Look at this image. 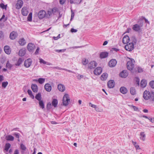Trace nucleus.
<instances>
[{"instance_id":"obj_23","label":"nucleus","mask_w":154,"mask_h":154,"mask_svg":"<svg viewBox=\"0 0 154 154\" xmlns=\"http://www.w3.org/2000/svg\"><path fill=\"white\" fill-rule=\"evenodd\" d=\"M26 52V49L25 48H22L19 51V54L20 56H23L24 55Z\"/></svg>"},{"instance_id":"obj_32","label":"nucleus","mask_w":154,"mask_h":154,"mask_svg":"<svg viewBox=\"0 0 154 154\" xmlns=\"http://www.w3.org/2000/svg\"><path fill=\"white\" fill-rule=\"evenodd\" d=\"M54 68H55V69H58L64 70H65L66 71L68 72H70L74 73L73 72L71 71L70 70H68L66 69L61 68L58 66L55 67Z\"/></svg>"},{"instance_id":"obj_60","label":"nucleus","mask_w":154,"mask_h":154,"mask_svg":"<svg viewBox=\"0 0 154 154\" xmlns=\"http://www.w3.org/2000/svg\"><path fill=\"white\" fill-rule=\"evenodd\" d=\"M119 50V49H118L116 48H112V49L111 50V51H115L116 52H117Z\"/></svg>"},{"instance_id":"obj_27","label":"nucleus","mask_w":154,"mask_h":154,"mask_svg":"<svg viewBox=\"0 0 154 154\" xmlns=\"http://www.w3.org/2000/svg\"><path fill=\"white\" fill-rule=\"evenodd\" d=\"M14 137L11 135H7L5 137V139L8 141H13L14 140Z\"/></svg>"},{"instance_id":"obj_25","label":"nucleus","mask_w":154,"mask_h":154,"mask_svg":"<svg viewBox=\"0 0 154 154\" xmlns=\"http://www.w3.org/2000/svg\"><path fill=\"white\" fill-rule=\"evenodd\" d=\"M31 88L34 92H37L38 90V86L36 85L32 84L31 85Z\"/></svg>"},{"instance_id":"obj_51","label":"nucleus","mask_w":154,"mask_h":154,"mask_svg":"<svg viewBox=\"0 0 154 154\" xmlns=\"http://www.w3.org/2000/svg\"><path fill=\"white\" fill-rule=\"evenodd\" d=\"M90 106H91L92 108H94L95 109L97 108V106L96 105L93 104L91 103L90 102L89 103Z\"/></svg>"},{"instance_id":"obj_44","label":"nucleus","mask_w":154,"mask_h":154,"mask_svg":"<svg viewBox=\"0 0 154 154\" xmlns=\"http://www.w3.org/2000/svg\"><path fill=\"white\" fill-rule=\"evenodd\" d=\"M20 148L21 149L24 151H25L26 149V146L23 144H20Z\"/></svg>"},{"instance_id":"obj_34","label":"nucleus","mask_w":154,"mask_h":154,"mask_svg":"<svg viewBox=\"0 0 154 154\" xmlns=\"http://www.w3.org/2000/svg\"><path fill=\"white\" fill-rule=\"evenodd\" d=\"M11 144L9 143H7L5 145V150L6 152H8V150L11 147Z\"/></svg>"},{"instance_id":"obj_30","label":"nucleus","mask_w":154,"mask_h":154,"mask_svg":"<svg viewBox=\"0 0 154 154\" xmlns=\"http://www.w3.org/2000/svg\"><path fill=\"white\" fill-rule=\"evenodd\" d=\"M140 139L142 140L143 141H144L145 140V138L146 137V135L144 134V132H141L140 134Z\"/></svg>"},{"instance_id":"obj_42","label":"nucleus","mask_w":154,"mask_h":154,"mask_svg":"<svg viewBox=\"0 0 154 154\" xmlns=\"http://www.w3.org/2000/svg\"><path fill=\"white\" fill-rule=\"evenodd\" d=\"M12 66H13V65L12 64H11L9 63V61H7V63H6V67L8 69H11L12 68Z\"/></svg>"},{"instance_id":"obj_18","label":"nucleus","mask_w":154,"mask_h":154,"mask_svg":"<svg viewBox=\"0 0 154 154\" xmlns=\"http://www.w3.org/2000/svg\"><path fill=\"white\" fill-rule=\"evenodd\" d=\"M21 13L24 16L27 15L28 13V11L26 7H23L22 9Z\"/></svg>"},{"instance_id":"obj_29","label":"nucleus","mask_w":154,"mask_h":154,"mask_svg":"<svg viewBox=\"0 0 154 154\" xmlns=\"http://www.w3.org/2000/svg\"><path fill=\"white\" fill-rule=\"evenodd\" d=\"M58 102L57 100L56 99H54L53 100L52 104L54 107H57V105Z\"/></svg>"},{"instance_id":"obj_46","label":"nucleus","mask_w":154,"mask_h":154,"mask_svg":"<svg viewBox=\"0 0 154 154\" xmlns=\"http://www.w3.org/2000/svg\"><path fill=\"white\" fill-rule=\"evenodd\" d=\"M0 7L3 9H5L7 8V5H5L3 3H2L0 4Z\"/></svg>"},{"instance_id":"obj_5","label":"nucleus","mask_w":154,"mask_h":154,"mask_svg":"<svg viewBox=\"0 0 154 154\" xmlns=\"http://www.w3.org/2000/svg\"><path fill=\"white\" fill-rule=\"evenodd\" d=\"M125 48L127 51H131L134 49V44L132 42H130L125 46Z\"/></svg>"},{"instance_id":"obj_48","label":"nucleus","mask_w":154,"mask_h":154,"mask_svg":"<svg viewBox=\"0 0 154 154\" xmlns=\"http://www.w3.org/2000/svg\"><path fill=\"white\" fill-rule=\"evenodd\" d=\"M88 61L86 59H84L83 60L82 63L84 65H87L88 63Z\"/></svg>"},{"instance_id":"obj_14","label":"nucleus","mask_w":154,"mask_h":154,"mask_svg":"<svg viewBox=\"0 0 154 154\" xmlns=\"http://www.w3.org/2000/svg\"><path fill=\"white\" fill-rule=\"evenodd\" d=\"M132 29L135 31L139 32L141 31V26L136 24L133 26Z\"/></svg>"},{"instance_id":"obj_16","label":"nucleus","mask_w":154,"mask_h":154,"mask_svg":"<svg viewBox=\"0 0 154 154\" xmlns=\"http://www.w3.org/2000/svg\"><path fill=\"white\" fill-rule=\"evenodd\" d=\"M107 84L109 88H112L114 87L115 82L113 80H110L108 82Z\"/></svg>"},{"instance_id":"obj_63","label":"nucleus","mask_w":154,"mask_h":154,"mask_svg":"<svg viewBox=\"0 0 154 154\" xmlns=\"http://www.w3.org/2000/svg\"><path fill=\"white\" fill-rule=\"evenodd\" d=\"M14 154H19L18 150V149H16L14 152Z\"/></svg>"},{"instance_id":"obj_58","label":"nucleus","mask_w":154,"mask_h":154,"mask_svg":"<svg viewBox=\"0 0 154 154\" xmlns=\"http://www.w3.org/2000/svg\"><path fill=\"white\" fill-rule=\"evenodd\" d=\"M132 107L134 111H139L138 108L137 107L134 106H132Z\"/></svg>"},{"instance_id":"obj_49","label":"nucleus","mask_w":154,"mask_h":154,"mask_svg":"<svg viewBox=\"0 0 154 154\" xmlns=\"http://www.w3.org/2000/svg\"><path fill=\"white\" fill-rule=\"evenodd\" d=\"M39 62L40 63H43L44 64H46V62L44 60L40 58L39 59Z\"/></svg>"},{"instance_id":"obj_9","label":"nucleus","mask_w":154,"mask_h":154,"mask_svg":"<svg viewBox=\"0 0 154 154\" xmlns=\"http://www.w3.org/2000/svg\"><path fill=\"white\" fill-rule=\"evenodd\" d=\"M32 62V60L30 58L27 59L24 62V66L26 68L29 67L31 65Z\"/></svg>"},{"instance_id":"obj_61","label":"nucleus","mask_w":154,"mask_h":154,"mask_svg":"<svg viewBox=\"0 0 154 154\" xmlns=\"http://www.w3.org/2000/svg\"><path fill=\"white\" fill-rule=\"evenodd\" d=\"M66 0H60V3L61 5H63L65 2Z\"/></svg>"},{"instance_id":"obj_10","label":"nucleus","mask_w":154,"mask_h":154,"mask_svg":"<svg viewBox=\"0 0 154 154\" xmlns=\"http://www.w3.org/2000/svg\"><path fill=\"white\" fill-rule=\"evenodd\" d=\"M18 35L17 32L13 31L10 34L9 37L11 39L14 40L17 37Z\"/></svg>"},{"instance_id":"obj_41","label":"nucleus","mask_w":154,"mask_h":154,"mask_svg":"<svg viewBox=\"0 0 154 154\" xmlns=\"http://www.w3.org/2000/svg\"><path fill=\"white\" fill-rule=\"evenodd\" d=\"M131 40L132 41L131 42H132L134 43V45L136 44L137 42V40L135 37L132 36L131 38Z\"/></svg>"},{"instance_id":"obj_33","label":"nucleus","mask_w":154,"mask_h":154,"mask_svg":"<svg viewBox=\"0 0 154 154\" xmlns=\"http://www.w3.org/2000/svg\"><path fill=\"white\" fill-rule=\"evenodd\" d=\"M130 92L132 95H134L136 94V91L134 88L132 87L130 88Z\"/></svg>"},{"instance_id":"obj_37","label":"nucleus","mask_w":154,"mask_h":154,"mask_svg":"<svg viewBox=\"0 0 154 154\" xmlns=\"http://www.w3.org/2000/svg\"><path fill=\"white\" fill-rule=\"evenodd\" d=\"M27 92L30 97L32 99H34V96L32 94V91L31 90H28L27 91Z\"/></svg>"},{"instance_id":"obj_39","label":"nucleus","mask_w":154,"mask_h":154,"mask_svg":"<svg viewBox=\"0 0 154 154\" xmlns=\"http://www.w3.org/2000/svg\"><path fill=\"white\" fill-rule=\"evenodd\" d=\"M39 105L41 108L43 109L45 108L44 104L42 100L39 101Z\"/></svg>"},{"instance_id":"obj_15","label":"nucleus","mask_w":154,"mask_h":154,"mask_svg":"<svg viewBox=\"0 0 154 154\" xmlns=\"http://www.w3.org/2000/svg\"><path fill=\"white\" fill-rule=\"evenodd\" d=\"M120 76L122 78H126L128 75V73L127 70L122 71L119 74Z\"/></svg>"},{"instance_id":"obj_64","label":"nucleus","mask_w":154,"mask_h":154,"mask_svg":"<svg viewBox=\"0 0 154 154\" xmlns=\"http://www.w3.org/2000/svg\"><path fill=\"white\" fill-rule=\"evenodd\" d=\"M148 119L150 121L152 122V123H153V122H154V120H152V118H148Z\"/></svg>"},{"instance_id":"obj_4","label":"nucleus","mask_w":154,"mask_h":154,"mask_svg":"<svg viewBox=\"0 0 154 154\" xmlns=\"http://www.w3.org/2000/svg\"><path fill=\"white\" fill-rule=\"evenodd\" d=\"M135 62L134 60L133 59H131L130 61L127 62V68L128 70H132L134 67V64L133 63Z\"/></svg>"},{"instance_id":"obj_62","label":"nucleus","mask_w":154,"mask_h":154,"mask_svg":"<svg viewBox=\"0 0 154 154\" xmlns=\"http://www.w3.org/2000/svg\"><path fill=\"white\" fill-rule=\"evenodd\" d=\"M4 80V77L2 75H0V82H2Z\"/></svg>"},{"instance_id":"obj_26","label":"nucleus","mask_w":154,"mask_h":154,"mask_svg":"<svg viewBox=\"0 0 154 154\" xmlns=\"http://www.w3.org/2000/svg\"><path fill=\"white\" fill-rule=\"evenodd\" d=\"M147 84V81L146 80L142 79L140 82V86L143 88L145 87Z\"/></svg>"},{"instance_id":"obj_38","label":"nucleus","mask_w":154,"mask_h":154,"mask_svg":"<svg viewBox=\"0 0 154 154\" xmlns=\"http://www.w3.org/2000/svg\"><path fill=\"white\" fill-rule=\"evenodd\" d=\"M23 61V60L22 58H19L17 63L15 64L17 66H20V65L21 64Z\"/></svg>"},{"instance_id":"obj_19","label":"nucleus","mask_w":154,"mask_h":154,"mask_svg":"<svg viewBox=\"0 0 154 154\" xmlns=\"http://www.w3.org/2000/svg\"><path fill=\"white\" fill-rule=\"evenodd\" d=\"M130 40V38L128 35H126L124 36L122 39V42L124 44H127Z\"/></svg>"},{"instance_id":"obj_11","label":"nucleus","mask_w":154,"mask_h":154,"mask_svg":"<svg viewBox=\"0 0 154 154\" xmlns=\"http://www.w3.org/2000/svg\"><path fill=\"white\" fill-rule=\"evenodd\" d=\"M117 63V61L115 59H112L109 63V65L110 67H114Z\"/></svg>"},{"instance_id":"obj_31","label":"nucleus","mask_w":154,"mask_h":154,"mask_svg":"<svg viewBox=\"0 0 154 154\" xmlns=\"http://www.w3.org/2000/svg\"><path fill=\"white\" fill-rule=\"evenodd\" d=\"M108 77V74L106 73H103L101 75V79L102 80H105Z\"/></svg>"},{"instance_id":"obj_6","label":"nucleus","mask_w":154,"mask_h":154,"mask_svg":"<svg viewBox=\"0 0 154 154\" xmlns=\"http://www.w3.org/2000/svg\"><path fill=\"white\" fill-rule=\"evenodd\" d=\"M97 63L95 61H93L90 62L88 65V68L90 69H94L97 66Z\"/></svg>"},{"instance_id":"obj_28","label":"nucleus","mask_w":154,"mask_h":154,"mask_svg":"<svg viewBox=\"0 0 154 154\" xmlns=\"http://www.w3.org/2000/svg\"><path fill=\"white\" fill-rule=\"evenodd\" d=\"M19 43L21 45H24L26 44V42L24 38H22L19 39Z\"/></svg>"},{"instance_id":"obj_52","label":"nucleus","mask_w":154,"mask_h":154,"mask_svg":"<svg viewBox=\"0 0 154 154\" xmlns=\"http://www.w3.org/2000/svg\"><path fill=\"white\" fill-rule=\"evenodd\" d=\"M83 77L84 76L83 75H80L79 74L77 76V79L79 80L81 78H83Z\"/></svg>"},{"instance_id":"obj_40","label":"nucleus","mask_w":154,"mask_h":154,"mask_svg":"<svg viewBox=\"0 0 154 154\" xmlns=\"http://www.w3.org/2000/svg\"><path fill=\"white\" fill-rule=\"evenodd\" d=\"M133 144L134 146L136 149H140V147L137 144L136 142L132 141Z\"/></svg>"},{"instance_id":"obj_8","label":"nucleus","mask_w":154,"mask_h":154,"mask_svg":"<svg viewBox=\"0 0 154 154\" xmlns=\"http://www.w3.org/2000/svg\"><path fill=\"white\" fill-rule=\"evenodd\" d=\"M38 16L39 18L42 19L44 18L45 17H46V12L43 10L40 11L38 14Z\"/></svg>"},{"instance_id":"obj_20","label":"nucleus","mask_w":154,"mask_h":154,"mask_svg":"<svg viewBox=\"0 0 154 154\" xmlns=\"http://www.w3.org/2000/svg\"><path fill=\"white\" fill-rule=\"evenodd\" d=\"M57 88L59 91L61 92H63L65 90V86L62 84H59L57 86Z\"/></svg>"},{"instance_id":"obj_50","label":"nucleus","mask_w":154,"mask_h":154,"mask_svg":"<svg viewBox=\"0 0 154 154\" xmlns=\"http://www.w3.org/2000/svg\"><path fill=\"white\" fill-rule=\"evenodd\" d=\"M135 79H136V80H135L136 83L137 85H139V83H140L139 79L137 77H136Z\"/></svg>"},{"instance_id":"obj_57","label":"nucleus","mask_w":154,"mask_h":154,"mask_svg":"<svg viewBox=\"0 0 154 154\" xmlns=\"http://www.w3.org/2000/svg\"><path fill=\"white\" fill-rule=\"evenodd\" d=\"M137 70L138 72H143V70L140 67H138L137 68Z\"/></svg>"},{"instance_id":"obj_53","label":"nucleus","mask_w":154,"mask_h":154,"mask_svg":"<svg viewBox=\"0 0 154 154\" xmlns=\"http://www.w3.org/2000/svg\"><path fill=\"white\" fill-rule=\"evenodd\" d=\"M19 135L20 134L17 133H15L13 134L16 138H19Z\"/></svg>"},{"instance_id":"obj_7","label":"nucleus","mask_w":154,"mask_h":154,"mask_svg":"<svg viewBox=\"0 0 154 154\" xmlns=\"http://www.w3.org/2000/svg\"><path fill=\"white\" fill-rule=\"evenodd\" d=\"M102 71V68L100 67H98L94 70V75H98L101 73Z\"/></svg>"},{"instance_id":"obj_12","label":"nucleus","mask_w":154,"mask_h":154,"mask_svg":"<svg viewBox=\"0 0 154 154\" xmlns=\"http://www.w3.org/2000/svg\"><path fill=\"white\" fill-rule=\"evenodd\" d=\"M35 45L32 43H29L27 45V48L28 50L30 51H32L35 49Z\"/></svg>"},{"instance_id":"obj_1","label":"nucleus","mask_w":154,"mask_h":154,"mask_svg":"<svg viewBox=\"0 0 154 154\" xmlns=\"http://www.w3.org/2000/svg\"><path fill=\"white\" fill-rule=\"evenodd\" d=\"M143 97L146 100L149 99L150 101H154V92L146 90L144 92Z\"/></svg>"},{"instance_id":"obj_55","label":"nucleus","mask_w":154,"mask_h":154,"mask_svg":"<svg viewBox=\"0 0 154 154\" xmlns=\"http://www.w3.org/2000/svg\"><path fill=\"white\" fill-rule=\"evenodd\" d=\"M66 50V49L63 50H56L55 51L58 52H63Z\"/></svg>"},{"instance_id":"obj_2","label":"nucleus","mask_w":154,"mask_h":154,"mask_svg":"<svg viewBox=\"0 0 154 154\" xmlns=\"http://www.w3.org/2000/svg\"><path fill=\"white\" fill-rule=\"evenodd\" d=\"M58 9L56 8H54L52 9L49 10L47 13H46V17L48 18H49L52 14H55V13L57 12Z\"/></svg>"},{"instance_id":"obj_21","label":"nucleus","mask_w":154,"mask_h":154,"mask_svg":"<svg viewBox=\"0 0 154 154\" xmlns=\"http://www.w3.org/2000/svg\"><path fill=\"white\" fill-rule=\"evenodd\" d=\"M44 88L45 90L48 91L50 92L51 90V87L50 84L47 83L44 86Z\"/></svg>"},{"instance_id":"obj_36","label":"nucleus","mask_w":154,"mask_h":154,"mask_svg":"<svg viewBox=\"0 0 154 154\" xmlns=\"http://www.w3.org/2000/svg\"><path fill=\"white\" fill-rule=\"evenodd\" d=\"M35 80L36 82L38 81L39 82V83L40 84H42L45 82V79L43 78H40L38 79V80Z\"/></svg>"},{"instance_id":"obj_47","label":"nucleus","mask_w":154,"mask_h":154,"mask_svg":"<svg viewBox=\"0 0 154 154\" xmlns=\"http://www.w3.org/2000/svg\"><path fill=\"white\" fill-rule=\"evenodd\" d=\"M150 86L152 88H154V81H151L149 83Z\"/></svg>"},{"instance_id":"obj_59","label":"nucleus","mask_w":154,"mask_h":154,"mask_svg":"<svg viewBox=\"0 0 154 154\" xmlns=\"http://www.w3.org/2000/svg\"><path fill=\"white\" fill-rule=\"evenodd\" d=\"M39 48L38 47L37 49H36L35 53V55H37L38 54V52L39 51Z\"/></svg>"},{"instance_id":"obj_43","label":"nucleus","mask_w":154,"mask_h":154,"mask_svg":"<svg viewBox=\"0 0 154 154\" xmlns=\"http://www.w3.org/2000/svg\"><path fill=\"white\" fill-rule=\"evenodd\" d=\"M28 20L29 21H30L32 20V13H30L28 15L27 17Z\"/></svg>"},{"instance_id":"obj_45","label":"nucleus","mask_w":154,"mask_h":154,"mask_svg":"<svg viewBox=\"0 0 154 154\" xmlns=\"http://www.w3.org/2000/svg\"><path fill=\"white\" fill-rule=\"evenodd\" d=\"M8 84V82H3L2 83V87L4 88H5L7 86Z\"/></svg>"},{"instance_id":"obj_13","label":"nucleus","mask_w":154,"mask_h":154,"mask_svg":"<svg viewBox=\"0 0 154 154\" xmlns=\"http://www.w3.org/2000/svg\"><path fill=\"white\" fill-rule=\"evenodd\" d=\"M5 52L8 54H11V49L10 47L8 45H5L4 48Z\"/></svg>"},{"instance_id":"obj_56","label":"nucleus","mask_w":154,"mask_h":154,"mask_svg":"<svg viewBox=\"0 0 154 154\" xmlns=\"http://www.w3.org/2000/svg\"><path fill=\"white\" fill-rule=\"evenodd\" d=\"M70 31L72 32H76L77 31V30L73 28H72Z\"/></svg>"},{"instance_id":"obj_35","label":"nucleus","mask_w":154,"mask_h":154,"mask_svg":"<svg viewBox=\"0 0 154 154\" xmlns=\"http://www.w3.org/2000/svg\"><path fill=\"white\" fill-rule=\"evenodd\" d=\"M35 98L39 101L41 100V95L40 93H38L35 97Z\"/></svg>"},{"instance_id":"obj_22","label":"nucleus","mask_w":154,"mask_h":154,"mask_svg":"<svg viewBox=\"0 0 154 154\" xmlns=\"http://www.w3.org/2000/svg\"><path fill=\"white\" fill-rule=\"evenodd\" d=\"M108 55V53L107 52H102L100 54V57L101 58H104L106 57Z\"/></svg>"},{"instance_id":"obj_54","label":"nucleus","mask_w":154,"mask_h":154,"mask_svg":"<svg viewBox=\"0 0 154 154\" xmlns=\"http://www.w3.org/2000/svg\"><path fill=\"white\" fill-rule=\"evenodd\" d=\"M74 16V12L71 10V18L70 19V20H71L73 18Z\"/></svg>"},{"instance_id":"obj_17","label":"nucleus","mask_w":154,"mask_h":154,"mask_svg":"<svg viewBox=\"0 0 154 154\" xmlns=\"http://www.w3.org/2000/svg\"><path fill=\"white\" fill-rule=\"evenodd\" d=\"M23 4V2L21 0L18 1L16 5V8L18 9L21 8Z\"/></svg>"},{"instance_id":"obj_24","label":"nucleus","mask_w":154,"mask_h":154,"mask_svg":"<svg viewBox=\"0 0 154 154\" xmlns=\"http://www.w3.org/2000/svg\"><path fill=\"white\" fill-rule=\"evenodd\" d=\"M120 92L123 94H126L128 91L127 89L124 87H122L120 89Z\"/></svg>"},{"instance_id":"obj_3","label":"nucleus","mask_w":154,"mask_h":154,"mask_svg":"<svg viewBox=\"0 0 154 154\" xmlns=\"http://www.w3.org/2000/svg\"><path fill=\"white\" fill-rule=\"evenodd\" d=\"M70 98L69 95L67 94H65L63 98V106H66L69 104L70 102Z\"/></svg>"}]
</instances>
